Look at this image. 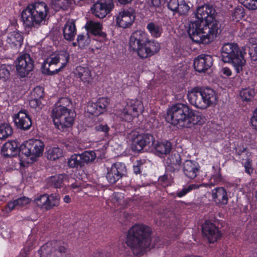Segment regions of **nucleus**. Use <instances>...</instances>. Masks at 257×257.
Listing matches in <instances>:
<instances>
[{
	"label": "nucleus",
	"instance_id": "45",
	"mask_svg": "<svg viewBox=\"0 0 257 257\" xmlns=\"http://www.w3.org/2000/svg\"><path fill=\"white\" fill-rule=\"evenodd\" d=\"M142 143L143 142H142V140L139 136H138L136 138L133 140L131 145L132 150L133 152H141L145 148L144 144Z\"/></svg>",
	"mask_w": 257,
	"mask_h": 257
},
{
	"label": "nucleus",
	"instance_id": "3",
	"mask_svg": "<svg viewBox=\"0 0 257 257\" xmlns=\"http://www.w3.org/2000/svg\"><path fill=\"white\" fill-rule=\"evenodd\" d=\"M49 8L43 2L28 5L21 13V19L25 28L38 27L45 24Z\"/></svg>",
	"mask_w": 257,
	"mask_h": 257
},
{
	"label": "nucleus",
	"instance_id": "35",
	"mask_svg": "<svg viewBox=\"0 0 257 257\" xmlns=\"http://www.w3.org/2000/svg\"><path fill=\"white\" fill-rule=\"evenodd\" d=\"M147 29L151 35L155 38L160 37L163 32L161 25H159L153 22L149 23L147 26Z\"/></svg>",
	"mask_w": 257,
	"mask_h": 257
},
{
	"label": "nucleus",
	"instance_id": "20",
	"mask_svg": "<svg viewBox=\"0 0 257 257\" xmlns=\"http://www.w3.org/2000/svg\"><path fill=\"white\" fill-rule=\"evenodd\" d=\"M192 110L187 104L178 102V125L181 128H183L184 125H187L189 123L188 120L191 116Z\"/></svg>",
	"mask_w": 257,
	"mask_h": 257
},
{
	"label": "nucleus",
	"instance_id": "40",
	"mask_svg": "<svg viewBox=\"0 0 257 257\" xmlns=\"http://www.w3.org/2000/svg\"><path fill=\"white\" fill-rule=\"evenodd\" d=\"M71 4V0H52V8L55 11L66 10Z\"/></svg>",
	"mask_w": 257,
	"mask_h": 257
},
{
	"label": "nucleus",
	"instance_id": "14",
	"mask_svg": "<svg viewBox=\"0 0 257 257\" xmlns=\"http://www.w3.org/2000/svg\"><path fill=\"white\" fill-rule=\"evenodd\" d=\"M13 120L16 127L21 130L26 131L32 127V120L29 113L25 109L20 110L13 116Z\"/></svg>",
	"mask_w": 257,
	"mask_h": 257
},
{
	"label": "nucleus",
	"instance_id": "23",
	"mask_svg": "<svg viewBox=\"0 0 257 257\" xmlns=\"http://www.w3.org/2000/svg\"><path fill=\"white\" fill-rule=\"evenodd\" d=\"M2 155L12 158L21 153L20 144L16 141H10L5 143L1 150Z\"/></svg>",
	"mask_w": 257,
	"mask_h": 257
},
{
	"label": "nucleus",
	"instance_id": "36",
	"mask_svg": "<svg viewBox=\"0 0 257 257\" xmlns=\"http://www.w3.org/2000/svg\"><path fill=\"white\" fill-rule=\"evenodd\" d=\"M177 113V104H174L171 108L168 109L165 119L171 125L175 126L177 125V118L175 114Z\"/></svg>",
	"mask_w": 257,
	"mask_h": 257
},
{
	"label": "nucleus",
	"instance_id": "31",
	"mask_svg": "<svg viewBox=\"0 0 257 257\" xmlns=\"http://www.w3.org/2000/svg\"><path fill=\"white\" fill-rule=\"evenodd\" d=\"M7 41L15 46H21L23 42V37L18 31H13L9 34Z\"/></svg>",
	"mask_w": 257,
	"mask_h": 257
},
{
	"label": "nucleus",
	"instance_id": "17",
	"mask_svg": "<svg viewBox=\"0 0 257 257\" xmlns=\"http://www.w3.org/2000/svg\"><path fill=\"white\" fill-rule=\"evenodd\" d=\"M135 19L133 9L123 10L120 12L116 18V24L122 28H128L132 25Z\"/></svg>",
	"mask_w": 257,
	"mask_h": 257
},
{
	"label": "nucleus",
	"instance_id": "34",
	"mask_svg": "<svg viewBox=\"0 0 257 257\" xmlns=\"http://www.w3.org/2000/svg\"><path fill=\"white\" fill-rule=\"evenodd\" d=\"M255 94L253 88L248 87L242 88L240 91L239 95L243 101L250 102L253 99Z\"/></svg>",
	"mask_w": 257,
	"mask_h": 257
},
{
	"label": "nucleus",
	"instance_id": "55",
	"mask_svg": "<svg viewBox=\"0 0 257 257\" xmlns=\"http://www.w3.org/2000/svg\"><path fill=\"white\" fill-rule=\"evenodd\" d=\"M244 167L245 172L246 173L249 175L252 173L253 169L252 168V161L250 159L247 158L246 159L245 162L244 163Z\"/></svg>",
	"mask_w": 257,
	"mask_h": 257
},
{
	"label": "nucleus",
	"instance_id": "39",
	"mask_svg": "<svg viewBox=\"0 0 257 257\" xmlns=\"http://www.w3.org/2000/svg\"><path fill=\"white\" fill-rule=\"evenodd\" d=\"M57 65L51 63H43L42 68L43 73L48 75H53L58 73L62 69L60 67L57 68Z\"/></svg>",
	"mask_w": 257,
	"mask_h": 257
},
{
	"label": "nucleus",
	"instance_id": "64",
	"mask_svg": "<svg viewBox=\"0 0 257 257\" xmlns=\"http://www.w3.org/2000/svg\"><path fill=\"white\" fill-rule=\"evenodd\" d=\"M93 257H110L109 254L105 252H96Z\"/></svg>",
	"mask_w": 257,
	"mask_h": 257
},
{
	"label": "nucleus",
	"instance_id": "47",
	"mask_svg": "<svg viewBox=\"0 0 257 257\" xmlns=\"http://www.w3.org/2000/svg\"><path fill=\"white\" fill-rule=\"evenodd\" d=\"M44 97V89L43 87L38 86H36L31 93V97L37 98L42 100Z\"/></svg>",
	"mask_w": 257,
	"mask_h": 257
},
{
	"label": "nucleus",
	"instance_id": "25",
	"mask_svg": "<svg viewBox=\"0 0 257 257\" xmlns=\"http://www.w3.org/2000/svg\"><path fill=\"white\" fill-rule=\"evenodd\" d=\"M212 198L218 204L226 205L228 203V195L226 190L222 187H216L212 190Z\"/></svg>",
	"mask_w": 257,
	"mask_h": 257
},
{
	"label": "nucleus",
	"instance_id": "15",
	"mask_svg": "<svg viewBox=\"0 0 257 257\" xmlns=\"http://www.w3.org/2000/svg\"><path fill=\"white\" fill-rule=\"evenodd\" d=\"M215 10L210 5H204L199 7L196 11L195 15L196 20L190 24H200L202 21L208 20L210 17H215Z\"/></svg>",
	"mask_w": 257,
	"mask_h": 257
},
{
	"label": "nucleus",
	"instance_id": "22",
	"mask_svg": "<svg viewBox=\"0 0 257 257\" xmlns=\"http://www.w3.org/2000/svg\"><path fill=\"white\" fill-rule=\"evenodd\" d=\"M212 64V57L209 55H200L194 60V69L199 73L205 72L211 67Z\"/></svg>",
	"mask_w": 257,
	"mask_h": 257
},
{
	"label": "nucleus",
	"instance_id": "38",
	"mask_svg": "<svg viewBox=\"0 0 257 257\" xmlns=\"http://www.w3.org/2000/svg\"><path fill=\"white\" fill-rule=\"evenodd\" d=\"M94 130L97 135H99L101 139H104L108 136L109 127L106 124H98L96 125Z\"/></svg>",
	"mask_w": 257,
	"mask_h": 257
},
{
	"label": "nucleus",
	"instance_id": "21",
	"mask_svg": "<svg viewBox=\"0 0 257 257\" xmlns=\"http://www.w3.org/2000/svg\"><path fill=\"white\" fill-rule=\"evenodd\" d=\"M109 103L107 98H100L95 103H91L88 104L87 111L92 115L98 116L106 111Z\"/></svg>",
	"mask_w": 257,
	"mask_h": 257
},
{
	"label": "nucleus",
	"instance_id": "32",
	"mask_svg": "<svg viewBox=\"0 0 257 257\" xmlns=\"http://www.w3.org/2000/svg\"><path fill=\"white\" fill-rule=\"evenodd\" d=\"M13 134V127L8 123L0 124V140H6Z\"/></svg>",
	"mask_w": 257,
	"mask_h": 257
},
{
	"label": "nucleus",
	"instance_id": "13",
	"mask_svg": "<svg viewBox=\"0 0 257 257\" xmlns=\"http://www.w3.org/2000/svg\"><path fill=\"white\" fill-rule=\"evenodd\" d=\"M107 170L106 178L110 184H115L127 174L125 164L120 162L113 163L110 168H107Z\"/></svg>",
	"mask_w": 257,
	"mask_h": 257
},
{
	"label": "nucleus",
	"instance_id": "16",
	"mask_svg": "<svg viewBox=\"0 0 257 257\" xmlns=\"http://www.w3.org/2000/svg\"><path fill=\"white\" fill-rule=\"evenodd\" d=\"M160 49V45L159 43L148 39V42L141 46L136 52L140 58L145 59L152 56Z\"/></svg>",
	"mask_w": 257,
	"mask_h": 257
},
{
	"label": "nucleus",
	"instance_id": "4",
	"mask_svg": "<svg viewBox=\"0 0 257 257\" xmlns=\"http://www.w3.org/2000/svg\"><path fill=\"white\" fill-rule=\"evenodd\" d=\"M245 47H239L236 43H225L221 49V59L224 63L231 64L236 73H239L245 64Z\"/></svg>",
	"mask_w": 257,
	"mask_h": 257
},
{
	"label": "nucleus",
	"instance_id": "52",
	"mask_svg": "<svg viewBox=\"0 0 257 257\" xmlns=\"http://www.w3.org/2000/svg\"><path fill=\"white\" fill-rule=\"evenodd\" d=\"M144 164L142 160H138L134 163L133 171L135 174L138 175L141 173Z\"/></svg>",
	"mask_w": 257,
	"mask_h": 257
},
{
	"label": "nucleus",
	"instance_id": "29",
	"mask_svg": "<svg viewBox=\"0 0 257 257\" xmlns=\"http://www.w3.org/2000/svg\"><path fill=\"white\" fill-rule=\"evenodd\" d=\"M68 179V175L60 174L50 177L48 179L49 185L55 188H61L64 186V182Z\"/></svg>",
	"mask_w": 257,
	"mask_h": 257
},
{
	"label": "nucleus",
	"instance_id": "58",
	"mask_svg": "<svg viewBox=\"0 0 257 257\" xmlns=\"http://www.w3.org/2000/svg\"><path fill=\"white\" fill-rule=\"evenodd\" d=\"M249 54L252 60H257V44L252 45L249 50Z\"/></svg>",
	"mask_w": 257,
	"mask_h": 257
},
{
	"label": "nucleus",
	"instance_id": "28",
	"mask_svg": "<svg viewBox=\"0 0 257 257\" xmlns=\"http://www.w3.org/2000/svg\"><path fill=\"white\" fill-rule=\"evenodd\" d=\"M74 73L76 77L80 78L85 84H89L92 80L91 71L87 67L77 66Z\"/></svg>",
	"mask_w": 257,
	"mask_h": 257
},
{
	"label": "nucleus",
	"instance_id": "43",
	"mask_svg": "<svg viewBox=\"0 0 257 257\" xmlns=\"http://www.w3.org/2000/svg\"><path fill=\"white\" fill-rule=\"evenodd\" d=\"M142 140L145 147L148 146L150 147L154 144L155 138L153 135L150 134H144L139 136Z\"/></svg>",
	"mask_w": 257,
	"mask_h": 257
},
{
	"label": "nucleus",
	"instance_id": "44",
	"mask_svg": "<svg viewBox=\"0 0 257 257\" xmlns=\"http://www.w3.org/2000/svg\"><path fill=\"white\" fill-rule=\"evenodd\" d=\"M58 63H60L61 69L63 68L68 63L69 60V55L66 51H62L56 54Z\"/></svg>",
	"mask_w": 257,
	"mask_h": 257
},
{
	"label": "nucleus",
	"instance_id": "50",
	"mask_svg": "<svg viewBox=\"0 0 257 257\" xmlns=\"http://www.w3.org/2000/svg\"><path fill=\"white\" fill-rule=\"evenodd\" d=\"M244 7L251 10L257 9V0H238Z\"/></svg>",
	"mask_w": 257,
	"mask_h": 257
},
{
	"label": "nucleus",
	"instance_id": "7",
	"mask_svg": "<svg viewBox=\"0 0 257 257\" xmlns=\"http://www.w3.org/2000/svg\"><path fill=\"white\" fill-rule=\"evenodd\" d=\"M44 149V143L37 139L28 140L20 146L21 153L30 157L33 161L42 155Z\"/></svg>",
	"mask_w": 257,
	"mask_h": 257
},
{
	"label": "nucleus",
	"instance_id": "61",
	"mask_svg": "<svg viewBox=\"0 0 257 257\" xmlns=\"http://www.w3.org/2000/svg\"><path fill=\"white\" fill-rule=\"evenodd\" d=\"M250 122L254 129L257 131V108L253 111V115L250 119Z\"/></svg>",
	"mask_w": 257,
	"mask_h": 257
},
{
	"label": "nucleus",
	"instance_id": "60",
	"mask_svg": "<svg viewBox=\"0 0 257 257\" xmlns=\"http://www.w3.org/2000/svg\"><path fill=\"white\" fill-rule=\"evenodd\" d=\"M167 6L168 9L173 12V15L177 12V0H170Z\"/></svg>",
	"mask_w": 257,
	"mask_h": 257
},
{
	"label": "nucleus",
	"instance_id": "27",
	"mask_svg": "<svg viewBox=\"0 0 257 257\" xmlns=\"http://www.w3.org/2000/svg\"><path fill=\"white\" fill-rule=\"evenodd\" d=\"M199 167L197 163L191 160H186L183 165V171L186 177L194 179L197 176Z\"/></svg>",
	"mask_w": 257,
	"mask_h": 257
},
{
	"label": "nucleus",
	"instance_id": "18",
	"mask_svg": "<svg viewBox=\"0 0 257 257\" xmlns=\"http://www.w3.org/2000/svg\"><path fill=\"white\" fill-rule=\"evenodd\" d=\"M147 34L141 30L133 32L130 38L129 46L131 49L136 52L141 46L148 42Z\"/></svg>",
	"mask_w": 257,
	"mask_h": 257
},
{
	"label": "nucleus",
	"instance_id": "46",
	"mask_svg": "<svg viewBox=\"0 0 257 257\" xmlns=\"http://www.w3.org/2000/svg\"><path fill=\"white\" fill-rule=\"evenodd\" d=\"M190 9V7L186 4L185 0H178V13L180 15L186 14Z\"/></svg>",
	"mask_w": 257,
	"mask_h": 257
},
{
	"label": "nucleus",
	"instance_id": "59",
	"mask_svg": "<svg viewBox=\"0 0 257 257\" xmlns=\"http://www.w3.org/2000/svg\"><path fill=\"white\" fill-rule=\"evenodd\" d=\"M44 63H51L52 64L57 65L58 63L56 54H53L47 58L44 62Z\"/></svg>",
	"mask_w": 257,
	"mask_h": 257
},
{
	"label": "nucleus",
	"instance_id": "9",
	"mask_svg": "<svg viewBox=\"0 0 257 257\" xmlns=\"http://www.w3.org/2000/svg\"><path fill=\"white\" fill-rule=\"evenodd\" d=\"M96 158L94 151H86L81 154L72 155L67 161L68 166L71 168H81L86 164L92 162Z\"/></svg>",
	"mask_w": 257,
	"mask_h": 257
},
{
	"label": "nucleus",
	"instance_id": "56",
	"mask_svg": "<svg viewBox=\"0 0 257 257\" xmlns=\"http://www.w3.org/2000/svg\"><path fill=\"white\" fill-rule=\"evenodd\" d=\"M235 154L236 155L240 156L243 153H245V155L248 157V154L250 153L246 151V148L244 147L241 145H237L234 148Z\"/></svg>",
	"mask_w": 257,
	"mask_h": 257
},
{
	"label": "nucleus",
	"instance_id": "54",
	"mask_svg": "<svg viewBox=\"0 0 257 257\" xmlns=\"http://www.w3.org/2000/svg\"><path fill=\"white\" fill-rule=\"evenodd\" d=\"M17 207H23L28 204L30 200L29 198L23 197L15 200Z\"/></svg>",
	"mask_w": 257,
	"mask_h": 257
},
{
	"label": "nucleus",
	"instance_id": "33",
	"mask_svg": "<svg viewBox=\"0 0 257 257\" xmlns=\"http://www.w3.org/2000/svg\"><path fill=\"white\" fill-rule=\"evenodd\" d=\"M191 115L188 119L190 121L189 124L184 125V127L191 128L195 124L201 125L204 123V118L199 113H195L192 111Z\"/></svg>",
	"mask_w": 257,
	"mask_h": 257
},
{
	"label": "nucleus",
	"instance_id": "30",
	"mask_svg": "<svg viewBox=\"0 0 257 257\" xmlns=\"http://www.w3.org/2000/svg\"><path fill=\"white\" fill-rule=\"evenodd\" d=\"M154 148L158 155H167L170 153L172 149V144L167 141L157 142L154 144Z\"/></svg>",
	"mask_w": 257,
	"mask_h": 257
},
{
	"label": "nucleus",
	"instance_id": "37",
	"mask_svg": "<svg viewBox=\"0 0 257 257\" xmlns=\"http://www.w3.org/2000/svg\"><path fill=\"white\" fill-rule=\"evenodd\" d=\"M12 72H13L12 66L6 64L2 65L0 66V79L4 82L9 80L11 77Z\"/></svg>",
	"mask_w": 257,
	"mask_h": 257
},
{
	"label": "nucleus",
	"instance_id": "53",
	"mask_svg": "<svg viewBox=\"0 0 257 257\" xmlns=\"http://www.w3.org/2000/svg\"><path fill=\"white\" fill-rule=\"evenodd\" d=\"M71 104V101L70 99L67 97H63L61 98L56 103V104H58V105H60V107H64V108H68L70 104Z\"/></svg>",
	"mask_w": 257,
	"mask_h": 257
},
{
	"label": "nucleus",
	"instance_id": "62",
	"mask_svg": "<svg viewBox=\"0 0 257 257\" xmlns=\"http://www.w3.org/2000/svg\"><path fill=\"white\" fill-rule=\"evenodd\" d=\"M221 175L220 174V169L218 171L212 176L211 180H213L214 183H217L221 180Z\"/></svg>",
	"mask_w": 257,
	"mask_h": 257
},
{
	"label": "nucleus",
	"instance_id": "51",
	"mask_svg": "<svg viewBox=\"0 0 257 257\" xmlns=\"http://www.w3.org/2000/svg\"><path fill=\"white\" fill-rule=\"evenodd\" d=\"M100 4H102V7L110 13L114 8V4L112 0H99Z\"/></svg>",
	"mask_w": 257,
	"mask_h": 257
},
{
	"label": "nucleus",
	"instance_id": "26",
	"mask_svg": "<svg viewBox=\"0 0 257 257\" xmlns=\"http://www.w3.org/2000/svg\"><path fill=\"white\" fill-rule=\"evenodd\" d=\"M76 32L75 21L73 19L68 20L63 29L64 38L67 41H72L74 40Z\"/></svg>",
	"mask_w": 257,
	"mask_h": 257
},
{
	"label": "nucleus",
	"instance_id": "42",
	"mask_svg": "<svg viewBox=\"0 0 257 257\" xmlns=\"http://www.w3.org/2000/svg\"><path fill=\"white\" fill-rule=\"evenodd\" d=\"M200 186L196 184H187L183 185L181 189L178 191V197H182L193 190L199 188Z\"/></svg>",
	"mask_w": 257,
	"mask_h": 257
},
{
	"label": "nucleus",
	"instance_id": "2",
	"mask_svg": "<svg viewBox=\"0 0 257 257\" xmlns=\"http://www.w3.org/2000/svg\"><path fill=\"white\" fill-rule=\"evenodd\" d=\"M221 27L215 17H210L200 24H189L188 33L194 42L206 44L214 41L220 34Z\"/></svg>",
	"mask_w": 257,
	"mask_h": 257
},
{
	"label": "nucleus",
	"instance_id": "49",
	"mask_svg": "<svg viewBox=\"0 0 257 257\" xmlns=\"http://www.w3.org/2000/svg\"><path fill=\"white\" fill-rule=\"evenodd\" d=\"M244 16V9L241 6L236 7L232 13V16L236 21L242 18Z\"/></svg>",
	"mask_w": 257,
	"mask_h": 257
},
{
	"label": "nucleus",
	"instance_id": "6",
	"mask_svg": "<svg viewBox=\"0 0 257 257\" xmlns=\"http://www.w3.org/2000/svg\"><path fill=\"white\" fill-rule=\"evenodd\" d=\"M54 124L56 127L62 132H66L74 122L73 112L68 108L56 104L52 110Z\"/></svg>",
	"mask_w": 257,
	"mask_h": 257
},
{
	"label": "nucleus",
	"instance_id": "8",
	"mask_svg": "<svg viewBox=\"0 0 257 257\" xmlns=\"http://www.w3.org/2000/svg\"><path fill=\"white\" fill-rule=\"evenodd\" d=\"M67 250L60 241H52L42 245L38 252L40 257H67Z\"/></svg>",
	"mask_w": 257,
	"mask_h": 257
},
{
	"label": "nucleus",
	"instance_id": "24",
	"mask_svg": "<svg viewBox=\"0 0 257 257\" xmlns=\"http://www.w3.org/2000/svg\"><path fill=\"white\" fill-rule=\"evenodd\" d=\"M85 28L88 33L101 38L102 40H106L107 35L105 32L102 31V26L100 23L92 20L88 21L85 26Z\"/></svg>",
	"mask_w": 257,
	"mask_h": 257
},
{
	"label": "nucleus",
	"instance_id": "5",
	"mask_svg": "<svg viewBox=\"0 0 257 257\" xmlns=\"http://www.w3.org/2000/svg\"><path fill=\"white\" fill-rule=\"evenodd\" d=\"M187 97L192 105L201 109L216 104L217 101L215 91L209 87H195L188 91Z\"/></svg>",
	"mask_w": 257,
	"mask_h": 257
},
{
	"label": "nucleus",
	"instance_id": "19",
	"mask_svg": "<svg viewBox=\"0 0 257 257\" xmlns=\"http://www.w3.org/2000/svg\"><path fill=\"white\" fill-rule=\"evenodd\" d=\"M202 231L210 243H213L221 237L218 228L212 223L206 221L202 225Z\"/></svg>",
	"mask_w": 257,
	"mask_h": 257
},
{
	"label": "nucleus",
	"instance_id": "48",
	"mask_svg": "<svg viewBox=\"0 0 257 257\" xmlns=\"http://www.w3.org/2000/svg\"><path fill=\"white\" fill-rule=\"evenodd\" d=\"M77 43H78V46L80 48H83L87 46L89 43V39L88 33L86 35L79 34L77 37Z\"/></svg>",
	"mask_w": 257,
	"mask_h": 257
},
{
	"label": "nucleus",
	"instance_id": "11",
	"mask_svg": "<svg viewBox=\"0 0 257 257\" xmlns=\"http://www.w3.org/2000/svg\"><path fill=\"white\" fill-rule=\"evenodd\" d=\"M16 66L18 74L24 78L33 71L34 67V60L30 54L25 53L17 58Z\"/></svg>",
	"mask_w": 257,
	"mask_h": 257
},
{
	"label": "nucleus",
	"instance_id": "57",
	"mask_svg": "<svg viewBox=\"0 0 257 257\" xmlns=\"http://www.w3.org/2000/svg\"><path fill=\"white\" fill-rule=\"evenodd\" d=\"M29 104L31 107L34 108H41L42 100L37 98H32L29 101Z\"/></svg>",
	"mask_w": 257,
	"mask_h": 257
},
{
	"label": "nucleus",
	"instance_id": "10",
	"mask_svg": "<svg viewBox=\"0 0 257 257\" xmlns=\"http://www.w3.org/2000/svg\"><path fill=\"white\" fill-rule=\"evenodd\" d=\"M60 197L59 194L44 193L38 195L34 198L33 202L39 207L45 210H50L54 207L59 206Z\"/></svg>",
	"mask_w": 257,
	"mask_h": 257
},
{
	"label": "nucleus",
	"instance_id": "1",
	"mask_svg": "<svg viewBox=\"0 0 257 257\" xmlns=\"http://www.w3.org/2000/svg\"><path fill=\"white\" fill-rule=\"evenodd\" d=\"M152 231L150 227L144 224H136L127 231L125 243L134 254L142 255L146 251L155 247L160 241L159 237L152 238Z\"/></svg>",
	"mask_w": 257,
	"mask_h": 257
},
{
	"label": "nucleus",
	"instance_id": "63",
	"mask_svg": "<svg viewBox=\"0 0 257 257\" xmlns=\"http://www.w3.org/2000/svg\"><path fill=\"white\" fill-rule=\"evenodd\" d=\"M151 3H152V5L154 7H159L160 6H161L165 2H164L162 0H152Z\"/></svg>",
	"mask_w": 257,
	"mask_h": 257
},
{
	"label": "nucleus",
	"instance_id": "12",
	"mask_svg": "<svg viewBox=\"0 0 257 257\" xmlns=\"http://www.w3.org/2000/svg\"><path fill=\"white\" fill-rule=\"evenodd\" d=\"M143 110V105L139 100L131 101L119 114L120 118L127 122L133 120V118L138 116Z\"/></svg>",
	"mask_w": 257,
	"mask_h": 257
},
{
	"label": "nucleus",
	"instance_id": "41",
	"mask_svg": "<svg viewBox=\"0 0 257 257\" xmlns=\"http://www.w3.org/2000/svg\"><path fill=\"white\" fill-rule=\"evenodd\" d=\"M47 158L50 160H56L62 155V150L59 147H53L46 152Z\"/></svg>",
	"mask_w": 257,
	"mask_h": 257
}]
</instances>
